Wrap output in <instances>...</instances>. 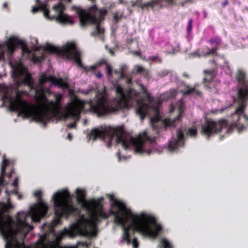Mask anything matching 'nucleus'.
I'll use <instances>...</instances> for the list:
<instances>
[{"label":"nucleus","mask_w":248,"mask_h":248,"mask_svg":"<svg viewBox=\"0 0 248 248\" xmlns=\"http://www.w3.org/2000/svg\"><path fill=\"white\" fill-rule=\"evenodd\" d=\"M182 76L184 78H189L190 76L188 75V74L186 72H184L182 74Z\"/></svg>","instance_id":"obj_43"},{"label":"nucleus","mask_w":248,"mask_h":248,"mask_svg":"<svg viewBox=\"0 0 248 248\" xmlns=\"http://www.w3.org/2000/svg\"><path fill=\"white\" fill-rule=\"evenodd\" d=\"M109 53H110L112 56H113V55H114V51H113V50H111V49H110V50H109Z\"/></svg>","instance_id":"obj_56"},{"label":"nucleus","mask_w":248,"mask_h":248,"mask_svg":"<svg viewBox=\"0 0 248 248\" xmlns=\"http://www.w3.org/2000/svg\"><path fill=\"white\" fill-rule=\"evenodd\" d=\"M126 82L128 84H130L132 82V79L131 78H127Z\"/></svg>","instance_id":"obj_50"},{"label":"nucleus","mask_w":248,"mask_h":248,"mask_svg":"<svg viewBox=\"0 0 248 248\" xmlns=\"http://www.w3.org/2000/svg\"><path fill=\"white\" fill-rule=\"evenodd\" d=\"M203 82L204 83L209 82L211 81V79H210L208 80L207 78H203Z\"/></svg>","instance_id":"obj_47"},{"label":"nucleus","mask_w":248,"mask_h":248,"mask_svg":"<svg viewBox=\"0 0 248 248\" xmlns=\"http://www.w3.org/2000/svg\"><path fill=\"white\" fill-rule=\"evenodd\" d=\"M245 119H246V120L248 121V116H245Z\"/></svg>","instance_id":"obj_60"},{"label":"nucleus","mask_w":248,"mask_h":248,"mask_svg":"<svg viewBox=\"0 0 248 248\" xmlns=\"http://www.w3.org/2000/svg\"><path fill=\"white\" fill-rule=\"evenodd\" d=\"M44 50L49 53L62 56L68 59H73L79 67L83 69L86 68L81 61V53L78 50L76 44L74 42L67 43L61 48L47 43L44 47Z\"/></svg>","instance_id":"obj_9"},{"label":"nucleus","mask_w":248,"mask_h":248,"mask_svg":"<svg viewBox=\"0 0 248 248\" xmlns=\"http://www.w3.org/2000/svg\"><path fill=\"white\" fill-rule=\"evenodd\" d=\"M76 194L78 203L81 204L83 208L92 211V220L84 218L79 222V225L84 230H87L89 225L99 222L110 216H114V222L122 227L124 239L128 242L131 241V235L129 231L131 226L133 227V232H140L144 236L154 239L158 236L162 230L161 226L157 223L155 217L145 213L133 214L125 203L116 199L113 194L107 195L109 201L112 202L108 213L103 211L99 200H86L85 190L77 188Z\"/></svg>","instance_id":"obj_1"},{"label":"nucleus","mask_w":248,"mask_h":248,"mask_svg":"<svg viewBox=\"0 0 248 248\" xmlns=\"http://www.w3.org/2000/svg\"><path fill=\"white\" fill-rule=\"evenodd\" d=\"M192 22L193 20L192 18L189 19L188 22V25L187 27V31L188 33H190L192 31Z\"/></svg>","instance_id":"obj_30"},{"label":"nucleus","mask_w":248,"mask_h":248,"mask_svg":"<svg viewBox=\"0 0 248 248\" xmlns=\"http://www.w3.org/2000/svg\"><path fill=\"white\" fill-rule=\"evenodd\" d=\"M229 4V1L228 0H226L225 1L221 3V6L223 8H224Z\"/></svg>","instance_id":"obj_42"},{"label":"nucleus","mask_w":248,"mask_h":248,"mask_svg":"<svg viewBox=\"0 0 248 248\" xmlns=\"http://www.w3.org/2000/svg\"><path fill=\"white\" fill-rule=\"evenodd\" d=\"M144 69L141 66H139V65H138L137 66V72L139 73H143V72H144Z\"/></svg>","instance_id":"obj_35"},{"label":"nucleus","mask_w":248,"mask_h":248,"mask_svg":"<svg viewBox=\"0 0 248 248\" xmlns=\"http://www.w3.org/2000/svg\"><path fill=\"white\" fill-rule=\"evenodd\" d=\"M185 87L186 90L180 92L184 95H188L192 93H195L198 95L202 94V93L200 91L196 90L195 87L190 88L188 85H186Z\"/></svg>","instance_id":"obj_21"},{"label":"nucleus","mask_w":248,"mask_h":248,"mask_svg":"<svg viewBox=\"0 0 248 248\" xmlns=\"http://www.w3.org/2000/svg\"><path fill=\"white\" fill-rule=\"evenodd\" d=\"M186 133L191 137H195L197 134V130L196 128H189Z\"/></svg>","instance_id":"obj_26"},{"label":"nucleus","mask_w":248,"mask_h":248,"mask_svg":"<svg viewBox=\"0 0 248 248\" xmlns=\"http://www.w3.org/2000/svg\"><path fill=\"white\" fill-rule=\"evenodd\" d=\"M23 40L19 39L16 37H11L7 44V50L10 55H12L15 52L16 48L19 45H22Z\"/></svg>","instance_id":"obj_16"},{"label":"nucleus","mask_w":248,"mask_h":248,"mask_svg":"<svg viewBox=\"0 0 248 248\" xmlns=\"http://www.w3.org/2000/svg\"><path fill=\"white\" fill-rule=\"evenodd\" d=\"M36 93L37 94H39V96L40 98H42L44 100L46 101V102H48V100L46 96L45 95L44 92L42 90H36Z\"/></svg>","instance_id":"obj_27"},{"label":"nucleus","mask_w":248,"mask_h":248,"mask_svg":"<svg viewBox=\"0 0 248 248\" xmlns=\"http://www.w3.org/2000/svg\"><path fill=\"white\" fill-rule=\"evenodd\" d=\"M19 46L21 47L22 52L23 54H27L29 55L31 53V50L28 48V46L25 44L24 41L23 40L22 45H19Z\"/></svg>","instance_id":"obj_25"},{"label":"nucleus","mask_w":248,"mask_h":248,"mask_svg":"<svg viewBox=\"0 0 248 248\" xmlns=\"http://www.w3.org/2000/svg\"><path fill=\"white\" fill-rule=\"evenodd\" d=\"M132 244L134 248H138L139 246V243L137 238H135L132 240Z\"/></svg>","instance_id":"obj_34"},{"label":"nucleus","mask_w":248,"mask_h":248,"mask_svg":"<svg viewBox=\"0 0 248 248\" xmlns=\"http://www.w3.org/2000/svg\"><path fill=\"white\" fill-rule=\"evenodd\" d=\"M155 141V137L151 138L147 135L146 131H144L139 135V136L135 141V151L136 153L143 154H146L150 155L152 151L151 149H146L145 147V143L146 141H149L150 143H152Z\"/></svg>","instance_id":"obj_11"},{"label":"nucleus","mask_w":248,"mask_h":248,"mask_svg":"<svg viewBox=\"0 0 248 248\" xmlns=\"http://www.w3.org/2000/svg\"><path fill=\"white\" fill-rule=\"evenodd\" d=\"M134 54H136V55L137 56H140L141 55V53L140 51H134Z\"/></svg>","instance_id":"obj_49"},{"label":"nucleus","mask_w":248,"mask_h":248,"mask_svg":"<svg viewBox=\"0 0 248 248\" xmlns=\"http://www.w3.org/2000/svg\"><path fill=\"white\" fill-rule=\"evenodd\" d=\"M67 127L69 128H75L76 127V123L74 122L70 123L67 125Z\"/></svg>","instance_id":"obj_38"},{"label":"nucleus","mask_w":248,"mask_h":248,"mask_svg":"<svg viewBox=\"0 0 248 248\" xmlns=\"http://www.w3.org/2000/svg\"><path fill=\"white\" fill-rule=\"evenodd\" d=\"M4 56V52L0 51V60L3 58Z\"/></svg>","instance_id":"obj_51"},{"label":"nucleus","mask_w":248,"mask_h":248,"mask_svg":"<svg viewBox=\"0 0 248 248\" xmlns=\"http://www.w3.org/2000/svg\"><path fill=\"white\" fill-rule=\"evenodd\" d=\"M116 92L119 96L112 98H108L107 94L102 93H98L93 100L89 101L76 98L68 106V113L73 118L78 117L86 104L89 105V111L99 117L116 114L123 108L136 106L137 114L141 120L145 118L150 106L144 102L140 93L133 89H129L124 93L120 86L116 87Z\"/></svg>","instance_id":"obj_2"},{"label":"nucleus","mask_w":248,"mask_h":248,"mask_svg":"<svg viewBox=\"0 0 248 248\" xmlns=\"http://www.w3.org/2000/svg\"><path fill=\"white\" fill-rule=\"evenodd\" d=\"M47 239V234L45 233L40 236L34 248H50L51 246V242L49 241L46 243V240Z\"/></svg>","instance_id":"obj_18"},{"label":"nucleus","mask_w":248,"mask_h":248,"mask_svg":"<svg viewBox=\"0 0 248 248\" xmlns=\"http://www.w3.org/2000/svg\"><path fill=\"white\" fill-rule=\"evenodd\" d=\"M13 75L16 78H19L17 82L18 86L24 85L29 87L31 90L35 89V84L30 74L19 67L15 68Z\"/></svg>","instance_id":"obj_12"},{"label":"nucleus","mask_w":248,"mask_h":248,"mask_svg":"<svg viewBox=\"0 0 248 248\" xmlns=\"http://www.w3.org/2000/svg\"><path fill=\"white\" fill-rule=\"evenodd\" d=\"M177 139H174L169 142L168 149L170 151H173L179 146L184 144V135L182 129L177 130Z\"/></svg>","instance_id":"obj_15"},{"label":"nucleus","mask_w":248,"mask_h":248,"mask_svg":"<svg viewBox=\"0 0 248 248\" xmlns=\"http://www.w3.org/2000/svg\"><path fill=\"white\" fill-rule=\"evenodd\" d=\"M10 161L8 159H4L1 163L0 174V186L3 185L4 178L6 175V169L9 165Z\"/></svg>","instance_id":"obj_20"},{"label":"nucleus","mask_w":248,"mask_h":248,"mask_svg":"<svg viewBox=\"0 0 248 248\" xmlns=\"http://www.w3.org/2000/svg\"><path fill=\"white\" fill-rule=\"evenodd\" d=\"M144 94H145V95H146V98L147 100L149 102H151V94L148 92L146 93H145Z\"/></svg>","instance_id":"obj_41"},{"label":"nucleus","mask_w":248,"mask_h":248,"mask_svg":"<svg viewBox=\"0 0 248 248\" xmlns=\"http://www.w3.org/2000/svg\"><path fill=\"white\" fill-rule=\"evenodd\" d=\"M96 76L99 78H101L102 77V73L101 72H98L96 74Z\"/></svg>","instance_id":"obj_46"},{"label":"nucleus","mask_w":248,"mask_h":248,"mask_svg":"<svg viewBox=\"0 0 248 248\" xmlns=\"http://www.w3.org/2000/svg\"><path fill=\"white\" fill-rule=\"evenodd\" d=\"M34 196L37 198L38 204L30 207L28 213L19 212L16 216V228H14L12 224V218L8 216L5 218L4 214L8 213L9 210L13 209L14 206L11 202L10 198L7 199V203L0 202V233L7 242L6 245H12L13 242L17 243L16 235L20 234L25 237L27 233L33 229V227L26 221L27 217H30L34 222L39 221L47 213L48 206L43 202L41 190H37Z\"/></svg>","instance_id":"obj_3"},{"label":"nucleus","mask_w":248,"mask_h":248,"mask_svg":"<svg viewBox=\"0 0 248 248\" xmlns=\"http://www.w3.org/2000/svg\"><path fill=\"white\" fill-rule=\"evenodd\" d=\"M48 81L51 82L52 85L58 86L59 87L66 88L68 87V84L62 78H57L52 75L47 76L44 74L39 78V82L42 85Z\"/></svg>","instance_id":"obj_13"},{"label":"nucleus","mask_w":248,"mask_h":248,"mask_svg":"<svg viewBox=\"0 0 248 248\" xmlns=\"http://www.w3.org/2000/svg\"><path fill=\"white\" fill-rule=\"evenodd\" d=\"M234 127H235V126L233 124L230 125L229 127L227 129V134L231 133L233 131Z\"/></svg>","instance_id":"obj_33"},{"label":"nucleus","mask_w":248,"mask_h":248,"mask_svg":"<svg viewBox=\"0 0 248 248\" xmlns=\"http://www.w3.org/2000/svg\"><path fill=\"white\" fill-rule=\"evenodd\" d=\"M67 0V1L68 2H69V3H70V2H72V0Z\"/></svg>","instance_id":"obj_61"},{"label":"nucleus","mask_w":248,"mask_h":248,"mask_svg":"<svg viewBox=\"0 0 248 248\" xmlns=\"http://www.w3.org/2000/svg\"><path fill=\"white\" fill-rule=\"evenodd\" d=\"M204 72L206 73H208V74H211V72L210 71H205Z\"/></svg>","instance_id":"obj_58"},{"label":"nucleus","mask_w":248,"mask_h":248,"mask_svg":"<svg viewBox=\"0 0 248 248\" xmlns=\"http://www.w3.org/2000/svg\"><path fill=\"white\" fill-rule=\"evenodd\" d=\"M72 137L70 133H69L67 136V139L69 140H72Z\"/></svg>","instance_id":"obj_52"},{"label":"nucleus","mask_w":248,"mask_h":248,"mask_svg":"<svg viewBox=\"0 0 248 248\" xmlns=\"http://www.w3.org/2000/svg\"><path fill=\"white\" fill-rule=\"evenodd\" d=\"M17 195H18V199L21 200L22 198V195L21 194H17Z\"/></svg>","instance_id":"obj_53"},{"label":"nucleus","mask_w":248,"mask_h":248,"mask_svg":"<svg viewBox=\"0 0 248 248\" xmlns=\"http://www.w3.org/2000/svg\"><path fill=\"white\" fill-rule=\"evenodd\" d=\"M116 155L118 158V161L120 162V161H121V153L120 152H117Z\"/></svg>","instance_id":"obj_45"},{"label":"nucleus","mask_w":248,"mask_h":248,"mask_svg":"<svg viewBox=\"0 0 248 248\" xmlns=\"http://www.w3.org/2000/svg\"><path fill=\"white\" fill-rule=\"evenodd\" d=\"M181 118V112H179V114L173 120H171L170 118L165 119L162 121H160V119L158 117H155L151 119V123L154 128H157V125L159 123L161 124V126L160 127H175V122L176 121H179Z\"/></svg>","instance_id":"obj_14"},{"label":"nucleus","mask_w":248,"mask_h":248,"mask_svg":"<svg viewBox=\"0 0 248 248\" xmlns=\"http://www.w3.org/2000/svg\"><path fill=\"white\" fill-rule=\"evenodd\" d=\"M96 65H92L91 66H90V69L93 70V71H94L96 70Z\"/></svg>","instance_id":"obj_48"},{"label":"nucleus","mask_w":248,"mask_h":248,"mask_svg":"<svg viewBox=\"0 0 248 248\" xmlns=\"http://www.w3.org/2000/svg\"><path fill=\"white\" fill-rule=\"evenodd\" d=\"M106 70L108 77H111L112 75V68L111 66L108 64L106 63Z\"/></svg>","instance_id":"obj_29"},{"label":"nucleus","mask_w":248,"mask_h":248,"mask_svg":"<svg viewBox=\"0 0 248 248\" xmlns=\"http://www.w3.org/2000/svg\"><path fill=\"white\" fill-rule=\"evenodd\" d=\"M14 172V169L13 168L11 169L10 170V172L9 173H8L7 175L8 178H10L11 177H12V174Z\"/></svg>","instance_id":"obj_40"},{"label":"nucleus","mask_w":248,"mask_h":248,"mask_svg":"<svg viewBox=\"0 0 248 248\" xmlns=\"http://www.w3.org/2000/svg\"><path fill=\"white\" fill-rule=\"evenodd\" d=\"M228 126V121L222 119L218 121L207 120L205 124L202 125V134L206 136L207 139L215 134L220 132L224 128Z\"/></svg>","instance_id":"obj_10"},{"label":"nucleus","mask_w":248,"mask_h":248,"mask_svg":"<svg viewBox=\"0 0 248 248\" xmlns=\"http://www.w3.org/2000/svg\"><path fill=\"white\" fill-rule=\"evenodd\" d=\"M219 49V47H213L211 49H209L208 51L204 53L202 56L207 57L209 56H218V54L217 50Z\"/></svg>","instance_id":"obj_23"},{"label":"nucleus","mask_w":248,"mask_h":248,"mask_svg":"<svg viewBox=\"0 0 248 248\" xmlns=\"http://www.w3.org/2000/svg\"><path fill=\"white\" fill-rule=\"evenodd\" d=\"M244 105L241 103L239 107L236 109V113H243L244 111Z\"/></svg>","instance_id":"obj_32"},{"label":"nucleus","mask_w":248,"mask_h":248,"mask_svg":"<svg viewBox=\"0 0 248 248\" xmlns=\"http://www.w3.org/2000/svg\"><path fill=\"white\" fill-rule=\"evenodd\" d=\"M124 3V0H119L118 4H123Z\"/></svg>","instance_id":"obj_55"},{"label":"nucleus","mask_w":248,"mask_h":248,"mask_svg":"<svg viewBox=\"0 0 248 248\" xmlns=\"http://www.w3.org/2000/svg\"><path fill=\"white\" fill-rule=\"evenodd\" d=\"M211 46L213 47H219L222 44V40L220 37L215 36L212 37L210 40L207 41Z\"/></svg>","instance_id":"obj_22"},{"label":"nucleus","mask_w":248,"mask_h":248,"mask_svg":"<svg viewBox=\"0 0 248 248\" xmlns=\"http://www.w3.org/2000/svg\"><path fill=\"white\" fill-rule=\"evenodd\" d=\"M121 18V16H119L117 14H115L113 16V19L115 22H117Z\"/></svg>","instance_id":"obj_39"},{"label":"nucleus","mask_w":248,"mask_h":248,"mask_svg":"<svg viewBox=\"0 0 248 248\" xmlns=\"http://www.w3.org/2000/svg\"><path fill=\"white\" fill-rule=\"evenodd\" d=\"M77 228L76 225L72 226L70 229H65L63 231L59 232L56 236V241L58 245V244L62 241V240L66 235L73 236Z\"/></svg>","instance_id":"obj_17"},{"label":"nucleus","mask_w":248,"mask_h":248,"mask_svg":"<svg viewBox=\"0 0 248 248\" xmlns=\"http://www.w3.org/2000/svg\"><path fill=\"white\" fill-rule=\"evenodd\" d=\"M119 75L121 78H124L125 77V74L124 73L123 67H121L120 69Z\"/></svg>","instance_id":"obj_36"},{"label":"nucleus","mask_w":248,"mask_h":248,"mask_svg":"<svg viewBox=\"0 0 248 248\" xmlns=\"http://www.w3.org/2000/svg\"><path fill=\"white\" fill-rule=\"evenodd\" d=\"M35 1L40 4L38 6L32 7L31 12L33 14L42 11H43L44 16L47 19H55L56 21L63 24L69 23L73 24V21L70 19L68 15L64 13L65 6L62 2H59L53 6V9L57 15L50 16L47 1L41 2L40 0H35Z\"/></svg>","instance_id":"obj_8"},{"label":"nucleus","mask_w":248,"mask_h":248,"mask_svg":"<svg viewBox=\"0 0 248 248\" xmlns=\"http://www.w3.org/2000/svg\"><path fill=\"white\" fill-rule=\"evenodd\" d=\"M7 6H8L7 3L5 2V3H3V8H6V7H7Z\"/></svg>","instance_id":"obj_54"},{"label":"nucleus","mask_w":248,"mask_h":248,"mask_svg":"<svg viewBox=\"0 0 248 248\" xmlns=\"http://www.w3.org/2000/svg\"><path fill=\"white\" fill-rule=\"evenodd\" d=\"M5 192L8 196H9L11 194H15V195H17L18 193V191L17 189H16L14 190H11V191H8V190L6 189Z\"/></svg>","instance_id":"obj_31"},{"label":"nucleus","mask_w":248,"mask_h":248,"mask_svg":"<svg viewBox=\"0 0 248 248\" xmlns=\"http://www.w3.org/2000/svg\"><path fill=\"white\" fill-rule=\"evenodd\" d=\"M114 72L116 74H119L120 73V70L118 71L116 70H114Z\"/></svg>","instance_id":"obj_57"},{"label":"nucleus","mask_w":248,"mask_h":248,"mask_svg":"<svg viewBox=\"0 0 248 248\" xmlns=\"http://www.w3.org/2000/svg\"><path fill=\"white\" fill-rule=\"evenodd\" d=\"M61 93H55L54 97L56 101H50L46 105V110L39 109L35 106L29 103L24 100L21 96L20 91H17L13 99L3 97V100L9 99L10 110L12 111H18V115L25 118H31L36 122L46 123L49 122L51 118L58 120H62L67 118L66 114L61 111L62 108L61 101L62 99Z\"/></svg>","instance_id":"obj_4"},{"label":"nucleus","mask_w":248,"mask_h":248,"mask_svg":"<svg viewBox=\"0 0 248 248\" xmlns=\"http://www.w3.org/2000/svg\"><path fill=\"white\" fill-rule=\"evenodd\" d=\"M18 177L15 178L14 181L12 183V185L14 187H17L18 185Z\"/></svg>","instance_id":"obj_37"},{"label":"nucleus","mask_w":248,"mask_h":248,"mask_svg":"<svg viewBox=\"0 0 248 248\" xmlns=\"http://www.w3.org/2000/svg\"><path fill=\"white\" fill-rule=\"evenodd\" d=\"M89 136L93 140L100 139L106 140L108 147L111 146L112 140L116 137L117 143L121 144L125 150L128 149L133 141V139L128 137L124 127L121 126L116 127L95 128L91 130Z\"/></svg>","instance_id":"obj_6"},{"label":"nucleus","mask_w":248,"mask_h":248,"mask_svg":"<svg viewBox=\"0 0 248 248\" xmlns=\"http://www.w3.org/2000/svg\"><path fill=\"white\" fill-rule=\"evenodd\" d=\"M236 79L242 85H246V74L241 70L238 71L236 75Z\"/></svg>","instance_id":"obj_24"},{"label":"nucleus","mask_w":248,"mask_h":248,"mask_svg":"<svg viewBox=\"0 0 248 248\" xmlns=\"http://www.w3.org/2000/svg\"><path fill=\"white\" fill-rule=\"evenodd\" d=\"M162 245L163 248H172V246L170 245L169 242L166 239L162 240Z\"/></svg>","instance_id":"obj_28"},{"label":"nucleus","mask_w":248,"mask_h":248,"mask_svg":"<svg viewBox=\"0 0 248 248\" xmlns=\"http://www.w3.org/2000/svg\"><path fill=\"white\" fill-rule=\"evenodd\" d=\"M72 9L78 14L81 27H84L88 24H96L95 30L91 33L92 36L103 33L104 30L101 28L100 24L107 14L108 11L106 8L98 10L97 6L94 4L89 8L88 12L76 6H73Z\"/></svg>","instance_id":"obj_7"},{"label":"nucleus","mask_w":248,"mask_h":248,"mask_svg":"<svg viewBox=\"0 0 248 248\" xmlns=\"http://www.w3.org/2000/svg\"><path fill=\"white\" fill-rule=\"evenodd\" d=\"M238 97L242 104L248 99V83L245 85L244 88H240L238 90Z\"/></svg>","instance_id":"obj_19"},{"label":"nucleus","mask_w":248,"mask_h":248,"mask_svg":"<svg viewBox=\"0 0 248 248\" xmlns=\"http://www.w3.org/2000/svg\"><path fill=\"white\" fill-rule=\"evenodd\" d=\"M153 59L154 60H155V59L157 58V56H153Z\"/></svg>","instance_id":"obj_59"},{"label":"nucleus","mask_w":248,"mask_h":248,"mask_svg":"<svg viewBox=\"0 0 248 248\" xmlns=\"http://www.w3.org/2000/svg\"><path fill=\"white\" fill-rule=\"evenodd\" d=\"M72 197L67 189H63L54 195L55 218L51 224L53 229L61 224L62 217L67 218L70 216L79 212L73 202L69 201Z\"/></svg>","instance_id":"obj_5"},{"label":"nucleus","mask_w":248,"mask_h":248,"mask_svg":"<svg viewBox=\"0 0 248 248\" xmlns=\"http://www.w3.org/2000/svg\"><path fill=\"white\" fill-rule=\"evenodd\" d=\"M141 87L143 91V94L146 93H147L146 89L143 85H141Z\"/></svg>","instance_id":"obj_44"}]
</instances>
